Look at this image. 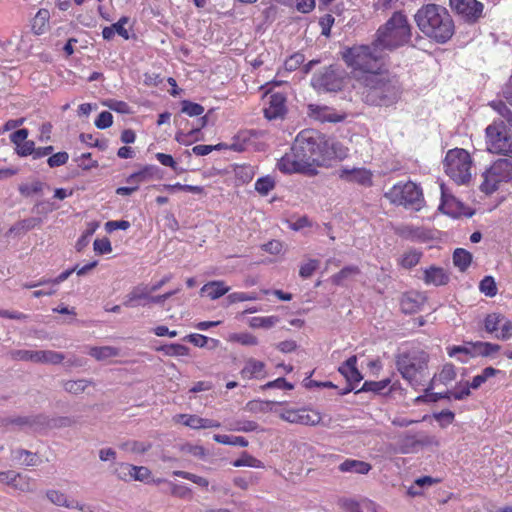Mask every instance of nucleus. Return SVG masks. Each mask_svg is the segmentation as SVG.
Wrapping results in <instances>:
<instances>
[{"label":"nucleus","mask_w":512,"mask_h":512,"mask_svg":"<svg viewBox=\"0 0 512 512\" xmlns=\"http://www.w3.org/2000/svg\"><path fill=\"white\" fill-rule=\"evenodd\" d=\"M426 302V296L418 291H408L401 297L400 306L405 314H413L421 310Z\"/></svg>","instance_id":"obj_17"},{"label":"nucleus","mask_w":512,"mask_h":512,"mask_svg":"<svg viewBox=\"0 0 512 512\" xmlns=\"http://www.w3.org/2000/svg\"><path fill=\"white\" fill-rule=\"evenodd\" d=\"M390 383L389 379H385L382 381H366L362 385V387L358 390H355V393L360 392H374L381 393Z\"/></svg>","instance_id":"obj_40"},{"label":"nucleus","mask_w":512,"mask_h":512,"mask_svg":"<svg viewBox=\"0 0 512 512\" xmlns=\"http://www.w3.org/2000/svg\"><path fill=\"white\" fill-rule=\"evenodd\" d=\"M275 402L273 401H258V400H253V401H249L247 404H246V409L249 410L250 412H253V413H257V412H267L269 410H271V406L274 404Z\"/></svg>","instance_id":"obj_51"},{"label":"nucleus","mask_w":512,"mask_h":512,"mask_svg":"<svg viewBox=\"0 0 512 512\" xmlns=\"http://www.w3.org/2000/svg\"><path fill=\"white\" fill-rule=\"evenodd\" d=\"M346 156L347 149L341 143L314 129H305L297 135L291 151L278 161L277 167L283 173H307L327 160Z\"/></svg>","instance_id":"obj_1"},{"label":"nucleus","mask_w":512,"mask_h":512,"mask_svg":"<svg viewBox=\"0 0 512 512\" xmlns=\"http://www.w3.org/2000/svg\"><path fill=\"white\" fill-rule=\"evenodd\" d=\"M156 158L163 166L172 168L176 173H182L184 171L183 168L178 166L171 155L165 153H157Z\"/></svg>","instance_id":"obj_55"},{"label":"nucleus","mask_w":512,"mask_h":512,"mask_svg":"<svg viewBox=\"0 0 512 512\" xmlns=\"http://www.w3.org/2000/svg\"><path fill=\"white\" fill-rule=\"evenodd\" d=\"M16 151L19 156L25 157L28 155H34L35 143L31 140L20 143L16 146Z\"/></svg>","instance_id":"obj_64"},{"label":"nucleus","mask_w":512,"mask_h":512,"mask_svg":"<svg viewBox=\"0 0 512 512\" xmlns=\"http://www.w3.org/2000/svg\"><path fill=\"white\" fill-rule=\"evenodd\" d=\"M423 442L419 440L415 435H404L398 441L399 450L403 454H409L416 452Z\"/></svg>","instance_id":"obj_32"},{"label":"nucleus","mask_w":512,"mask_h":512,"mask_svg":"<svg viewBox=\"0 0 512 512\" xmlns=\"http://www.w3.org/2000/svg\"><path fill=\"white\" fill-rule=\"evenodd\" d=\"M177 418L181 420L185 426H188L192 429H204L205 418H201L197 415L187 414H180L177 416Z\"/></svg>","instance_id":"obj_43"},{"label":"nucleus","mask_w":512,"mask_h":512,"mask_svg":"<svg viewBox=\"0 0 512 512\" xmlns=\"http://www.w3.org/2000/svg\"><path fill=\"white\" fill-rule=\"evenodd\" d=\"M357 357L355 355L349 357L338 369V371L346 378L347 383L355 385L359 383L363 376L356 367Z\"/></svg>","instance_id":"obj_19"},{"label":"nucleus","mask_w":512,"mask_h":512,"mask_svg":"<svg viewBox=\"0 0 512 512\" xmlns=\"http://www.w3.org/2000/svg\"><path fill=\"white\" fill-rule=\"evenodd\" d=\"M229 290L230 288L225 286L223 281H211L201 288V292L205 293L212 300L222 297Z\"/></svg>","instance_id":"obj_27"},{"label":"nucleus","mask_w":512,"mask_h":512,"mask_svg":"<svg viewBox=\"0 0 512 512\" xmlns=\"http://www.w3.org/2000/svg\"><path fill=\"white\" fill-rule=\"evenodd\" d=\"M89 355L98 361H103L119 355V349L112 346L91 347Z\"/></svg>","instance_id":"obj_35"},{"label":"nucleus","mask_w":512,"mask_h":512,"mask_svg":"<svg viewBox=\"0 0 512 512\" xmlns=\"http://www.w3.org/2000/svg\"><path fill=\"white\" fill-rule=\"evenodd\" d=\"M285 97L281 93H274L269 96L268 107L264 109V115L272 120L282 117L285 114Z\"/></svg>","instance_id":"obj_18"},{"label":"nucleus","mask_w":512,"mask_h":512,"mask_svg":"<svg viewBox=\"0 0 512 512\" xmlns=\"http://www.w3.org/2000/svg\"><path fill=\"white\" fill-rule=\"evenodd\" d=\"M479 289L486 296L493 297L497 294V287L494 278L491 276H485L479 285Z\"/></svg>","instance_id":"obj_49"},{"label":"nucleus","mask_w":512,"mask_h":512,"mask_svg":"<svg viewBox=\"0 0 512 512\" xmlns=\"http://www.w3.org/2000/svg\"><path fill=\"white\" fill-rule=\"evenodd\" d=\"M258 296L255 293L235 292L228 295L227 300L230 304L257 300Z\"/></svg>","instance_id":"obj_56"},{"label":"nucleus","mask_w":512,"mask_h":512,"mask_svg":"<svg viewBox=\"0 0 512 512\" xmlns=\"http://www.w3.org/2000/svg\"><path fill=\"white\" fill-rule=\"evenodd\" d=\"M500 350L498 344L489 342L468 343L464 346H453L450 348V357L458 356L462 362H467L475 356H489Z\"/></svg>","instance_id":"obj_12"},{"label":"nucleus","mask_w":512,"mask_h":512,"mask_svg":"<svg viewBox=\"0 0 512 512\" xmlns=\"http://www.w3.org/2000/svg\"><path fill=\"white\" fill-rule=\"evenodd\" d=\"M480 190L485 194H492L498 189L501 182L512 180V160L499 158L483 174Z\"/></svg>","instance_id":"obj_8"},{"label":"nucleus","mask_w":512,"mask_h":512,"mask_svg":"<svg viewBox=\"0 0 512 512\" xmlns=\"http://www.w3.org/2000/svg\"><path fill=\"white\" fill-rule=\"evenodd\" d=\"M104 105L107 106L109 109L121 114L131 113L129 105L124 101L108 100L104 103Z\"/></svg>","instance_id":"obj_57"},{"label":"nucleus","mask_w":512,"mask_h":512,"mask_svg":"<svg viewBox=\"0 0 512 512\" xmlns=\"http://www.w3.org/2000/svg\"><path fill=\"white\" fill-rule=\"evenodd\" d=\"M304 60L305 56L302 53H295L285 61V69L287 71H294L303 64Z\"/></svg>","instance_id":"obj_58"},{"label":"nucleus","mask_w":512,"mask_h":512,"mask_svg":"<svg viewBox=\"0 0 512 512\" xmlns=\"http://www.w3.org/2000/svg\"><path fill=\"white\" fill-rule=\"evenodd\" d=\"M213 439L220 444L231 445V446H240L246 447L248 445V441L241 436H233L226 434H215Z\"/></svg>","instance_id":"obj_38"},{"label":"nucleus","mask_w":512,"mask_h":512,"mask_svg":"<svg viewBox=\"0 0 512 512\" xmlns=\"http://www.w3.org/2000/svg\"><path fill=\"white\" fill-rule=\"evenodd\" d=\"M504 317L497 313L487 315L484 321L485 330L488 333H493L500 329V325L503 322Z\"/></svg>","instance_id":"obj_45"},{"label":"nucleus","mask_w":512,"mask_h":512,"mask_svg":"<svg viewBox=\"0 0 512 512\" xmlns=\"http://www.w3.org/2000/svg\"><path fill=\"white\" fill-rule=\"evenodd\" d=\"M384 196L392 204L413 211H420L425 203L421 188L411 181L395 184Z\"/></svg>","instance_id":"obj_7"},{"label":"nucleus","mask_w":512,"mask_h":512,"mask_svg":"<svg viewBox=\"0 0 512 512\" xmlns=\"http://www.w3.org/2000/svg\"><path fill=\"white\" fill-rule=\"evenodd\" d=\"M12 459L24 466H36L39 458L35 453L25 449H16L12 451Z\"/></svg>","instance_id":"obj_30"},{"label":"nucleus","mask_w":512,"mask_h":512,"mask_svg":"<svg viewBox=\"0 0 512 512\" xmlns=\"http://www.w3.org/2000/svg\"><path fill=\"white\" fill-rule=\"evenodd\" d=\"M420 257L421 253L417 251H410L403 256L401 264L404 268H412L418 264Z\"/></svg>","instance_id":"obj_63"},{"label":"nucleus","mask_w":512,"mask_h":512,"mask_svg":"<svg viewBox=\"0 0 512 512\" xmlns=\"http://www.w3.org/2000/svg\"><path fill=\"white\" fill-rule=\"evenodd\" d=\"M281 419L289 423L315 426L321 421V415L318 412H308L305 409L286 410L280 415Z\"/></svg>","instance_id":"obj_16"},{"label":"nucleus","mask_w":512,"mask_h":512,"mask_svg":"<svg viewBox=\"0 0 512 512\" xmlns=\"http://www.w3.org/2000/svg\"><path fill=\"white\" fill-rule=\"evenodd\" d=\"M158 351H162L167 356H187L189 354L187 346L176 343L163 345L158 348Z\"/></svg>","instance_id":"obj_39"},{"label":"nucleus","mask_w":512,"mask_h":512,"mask_svg":"<svg viewBox=\"0 0 512 512\" xmlns=\"http://www.w3.org/2000/svg\"><path fill=\"white\" fill-rule=\"evenodd\" d=\"M472 158L462 148L450 149V179L458 185L468 184L471 180Z\"/></svg>","instance_id":"obj_9"},{"label":"nucleus","mask_w":512,"mask_h":512,"mask_svg":"<svg viewBox=\"0 0 512 512\" xmlns=\"http://www.w3.org/2000/svg\"><path fill=\"white\" fill-rule=\"evenodd\" d=\"M93 381L88 379H78V380H65L62 381L63 389L73 395H79L84 393L86 388L89 385H92Z\"/></svg>","instance_id":"obj_29"},{"label":"nucleus","mask_w":512,"mask_h":512,"mask_svg":"<svg viewBox=\"0 0 512 512\" xmlns=\"http://www.w3.org/2000/svg\"><path fill=\"white\" fill-rule=\"evenodd\" d=\"M42 223V219L39 217H30L23 220L18 221L15 223L10 229V234H21L25 233L37 226H39Z\"/></svg>","instance_id":"obj_33"},{"label":"nucleus","mask_w":512,"mask_h":512,"mask_svg":"<svg viewBox=\"0 0 512 512\" xmlns=\"http://www.w3.org/2000/svg\"><path fill=\"white\" fill-rule=\"evenodd\" d=\"M450 7L469 22L476 21L483 10V5L477 0H450Z\"/></svg>","instance_id":"obj_14"},{"label":"nucleus","mask_w":512,"mask_h":512,"mask_svg":"<svg viewBox=\"0 0 512 512\" xmlns=\"http://www.w3.org/2000/svg\"><path fill=\"white\" fill-rule=\"evenodd\" d=\"M342 507L346 512H375L374 504L370 501L359 504L353 500H343Z\"/></svg>","instance_id":"obj_36"},{"label":"nucleus","mask_w":512,"mask_h":512,"mask_svg":"<svg viewBox=\"0 0 512 512\" xmlns=\"http://www.w3.org/2000/svg\"><path fill=\"white\" fill-rule=\"evenodd\" d=\"M279 318L277 316L269 317H253L250 321V326L253 328H271L278 323Z\"/></svg>","instance_id":"obj_46"},{"label":"nucleus","mask_w":512,"mask_h":512,"mask_svg":"<svg viewBox=\"0 0 512 512\" xmlns=\"http://www.w3.org/2000/svg\"><path fill=\"white\" fill-rule=\"evenodd\" d=\"M357 84L362 100L372 106H391L401 95L399 80L386 72L361 73Z\"/></svg>","instance_id":"obj_2"},{"label":"nucleus","mask_w":512,"mask_h":512,"mask_svg":"<svg viewBox=\"0 0 512 512\" xmlns=\"http://www.w3.org/2000/svg\"><path fill=\"white\" fill-rule=\"evenodd\" d=\"M419 29L439 43L448 41V20L445 7L437 4L423 6L415 14Z\"/></svg>","instance_id":"obj_5"},{"label":"nucleus","mask_w":512,"mask_h":512,"mask_svg":"<svg viewBox=\"0 0 512 512\" xmlns=\"http://www.w3.org/2000/svg\"><path fill=\"white\" fill-rule=\"evenodd\" d=\"M339 470L341 472L367 474L371 470V465L364 461L347 459L339 465Z\"/></svg>","instance_id":"obj_26"},{"label":"nucleus","mask_w":512,"mask_h":512,"mask_svg":"<svg viewBox=\"0 0 512 512\" xmlns=\"http://www.w3.org/2000/svg\"><path fill=\"white\" fill-rule=\"evenodd\" d=\"M43 190V183L35 181L32 184H22L19 186V192L25 197H29L34 194H39Z\"/></svg>","instance_id":"obj_52"},{"label":"nucleus","mask_w":512,"mask_h":512,"mask_svg":"<svg viewBox=\"0 0 512 512\" xmlns=\"http://www.w3.org/2000/svg\"><path fill=\"white\" fill-rule=\"evenodd\" d=\"M152 447V444L149 442H141V441H128L121 445V449L128 450L133 453L143 454L147 452Z\"/></svg>","instance_id":"obj_44"},{"label":"nucleus","mask_w":512,"mask_h":512,"mask_svg":"<svg viewBox=\"0 0 512 512\" xmlns=\"http://www.w3.org/2000/svg\"><path fill=\"white\" fill-rule=\"evenodd\" d=\"M181 105V112L187 114L190 117L200 116L204 112V107L202 105L191 102L189 100H183Z\"/></svg>","instance_id":"obj_47"},{"label":"nucleus","mask_w":512,"mask_h":512,"mask_svg":"<svg viewBox=\"0 0 512 512\" xmlns=\"http://www.w3.org/2000/svg\"><path fill=\"white\" fill-rule=\"evenodd\" d=\"M395 233L404 238L411 241H426L429 238V233L420 227H415L412 225L402 224L395 228Z\"/></svg>","instance_id":"obj_20"},{"label":"nucleus","mask_w":512,"mask_h":512,"mask_svg":"<svg viewBox=\"0 0 512 512\" xmlns=\"http://www.w3.org/2000/svg\"><path fill=\"white\" fill-rule=\"evenodd\" d=\"M15 489L20 490L22 492H32L34 491L33 487L28 478L23 477L21 474L17 473V477H15V482L12 485Z\"/></svg>","instance_id":"obj_61"},{"label":"nucleus","mask_w":512,"mask_h":512,"mask_svg":"<svg viewBox=\"0 0 512 512\" xmlns=\"http://www.w3.org/2000/svg\"><path fill=\"white\" fill-rule=\"evenodd\" d=\"M48 501L56 506L65 507L67 509H77L81 512H94L93 508L87 504H81L78 501L69 499L64 493L56 489H48L45 493Z\"/></svg>","instance_id":"obj_15"},{"label":"nucleus","mask_w":512,"mask_h":512,"mask_svg":"<svg viewBox=\"0 0 512 512\" xmlns=\"http://www.w3.org/2000/svg\"><path fill=\"white\" fill-rule=\"evenodd\" d=\"M275 187V181L270 176L259 178L255 183V190L261 195H267Z\"/></svg>","instance_id":"obj_48"},{"label":"nucleus","mask_w":512,"mask_h":512,"mask_svg":"<svg viewBox=\"0 0 512 512\" xmlns=\"http://www.w3.org/2000/svg\"><path fill=\"white\" fill-rule=\"evenodd\" d=\"M411 26L405 14L396 11L381 25L375 38V47H380L383 51H393L410 42Z\"/></svg>","instance_id":"obj_3"},{"label":"nucleus","mask_w":512,"mask_h":512,"mask_svg":"<svg viewBox=\"0 0 512 512\" xmlns=\"http://www.w3.org/2000/svg\"><path fill=\"white\" fill-rule=\"evenodd\" d=\"M113 123V116L108 111H103L99 114L97 119L95 120V126L98 129H106L109 128Z\"/></svg>","instance_id":"obj_62"},{"label":"nucleus","mask_w":512,"mask_h":512,"mask_svg":"<svg viewBox=\"0 0 512 512\" xmlns=\"http://www.w3.org/2000/svg\"><path fill=\"white\" fill-rule=\"evenodd\" d=\"M50 14L47 9H40L32 21V30L35 34L40 35L45 31Z\"/></svg>","instance_id":"obj_37"},{"label":"nucleus","mask_w":512,"mask_h":512,"mask_svg":"<svg viewBox=\"0 0 512 512\" xmlns=\"http://www.w3.org/2000/svg\"><path fill=\"white\" fill-rule=\"evenodd\" d=\"M472 258V254L463 248H457L453 252V264L461 272H465L468 269L472 263Z\"/></svg>","instance_id":"obj_31"},{"label":"nucleus","mask_w":512,"mask_h":512,"mask_svg":"<svg viewBox=\"0 0 512 512\" xmlns=\"http://www.w3.org/2000/svg\"><path fill=\"white\" fill-rule=\"evenodd\" d=\"M343 81L344 71L331 65L313 76L312 85L319 91L337 92L342 89Z\"/></svg>","instance_id":"obj_10"},{"label":"nucleus","mask_w":512,"mask_h":512,"mask_svg":"<svg viewBox=\"0 0 512 512\" xmlns=\"http://www.w3.org/2000/svg\"><path fill=\"white\" fill-rule=\"evenodd\" d=\"M307 109L308 116L321 123H339L344 121L347 116L346 113L325 105L309 104Z\"/></svg>","instance_id":"obj_13"},{"label":"nucleus","mask_w":512,"mask_h":512,"mask_svg":"<svg viewBox=\"0 0 512 512\" xmlns=\"http://www.w3.org/2000/svg\"><path fill=\"white\" fill-rule=\"evenodd\" d=\"M69 159V155L67 152H57L55 154H51V156L47 159V164L50 168H56L60 167L62 165H65Z\"/></svg>","instance_id":"obj_53"},{"label":"nucleus","mask_w":512,"mask_h":512,"mask_svg":"<svg viewBox=\"0 0 512 512\" xmlns=\"http://www.w3.org/2000/svg\"><path fill=\"white\" fill-rule=\"evenodd\" d=\"M492 106L501 116V120L499 122L495 121L494 123L500 125L504 134H507V128L512 131V111L503 102L493 103Z\"/></svg>","instance_id":"obj_28"},{"label":"nucleus","mask_w":512,"mask_h":512,"mask_svg":"<svg viewBox=\"0 0 512 512\" xmlns=\"http://www.w3.org/2000/svg\"><path fill=\"white\" fill-rule=\"evenodd\" d=\"M173 475L181 477V478H184V479H187V480H190L193 483H195V484H197V485H199L201 487H208V485H209V482H208V480L206 478L198 476V475H195V474L190 473V472L176 470V471L173 472Z\"/></svg>","instance_id":"obj_50"},{"label":"nucleus","mask_w":512,"mask_h":512,"mask_svg":"<svg viewBox=\"0 0 512 512\" xmlns=\"http://www.w3.org/2000/svg\"><path fill=\"white\" fill-rule=\"evenodd\" d=\"M233 466H235V467L247 466V467H253V468H263L264 467L263 463L260 460L256 459L255 457H253L252 455H249L246 452H243L241 457H239L238 459H236L233 462Z\"/></svg>","instance_id":"obj_42"},{"label":"nucleus","mask_w":512,"mask_h":512,"mask_svg":"<svg viewBox=\"0 0 512 512\" xmlns=\"http://www.w3.org/2000/svg\"><path fill=\"white\" fill-rule=\"evenodd\" d=\"M32 357L33 362L53 365L60 364L65 359L63 353L51 350L35 351Z\"/></svg>","instance_id":"obj_25"},{"label":"nucleus","mask_w":512,"mask_h":512,"mask_svg":"<svg viewBox=\"0 0 512 512\" xmlns=\"http://www.w3.org/2000/svg\"><path fill=\"white\" fill-rule=\"evenodd\" d=\"M424 281L426 284H433L435 286L445 285L448 281V276L443 268L430 266L424 271Z\"/></svg>","instance_id":"obj_24"},{"label":"nucleus","mask_w":512,"mask_h":512,"mask_svg":"<svg viewBox=\"0 0 512 512\" xmlns=\"http://www.w3.org/2000/svg\"><path fill=\"white\" fill-rule=\"evenodd\" d=\"M132 470H135L134 465L128 463H120L115 468L114 473L119 479L129 481L132 479Z\"/></svg>","instance_id":"obj_54"},{"label":"nucleus","mask_w":512,"mask_h":512,"mask_svg":"<svg viewBox=\"0 0 512 512\" xmlns=\"http://www.w3.org/2000/svg\"><path fill=\"white\" fill-rule=\"evenodd\" d=\"M360 274V269L358 266L351 265L346 266L341 269L337 274L332 276V282L335 285H344L345 281L351 279Z\"/></svg>","instance_id":"obj_34"},{"label":"nucleus","mask_w":512,"mask_h":512,"mask_svg":"<svg viewBox=\"0 0 512 512\" xmlns=\"http://www.w3.org/2000/svg\"><path fill=\"white\" fill-rule=\"evenodd\" d=\"M151 290L149 286L140 284L135 286L126 296L123 305L126 307H136L138 301L147 300L150 302Z\"/></svg>","instance_id":"obj_23"},{"label":"nucleus","mask_w":512,"mask_h":512,"mask_svg":"<svg viewBox=\"0 0 512 512\" xmlns=\"http://www.w3.org/2000/svg\"><path fill=\"white\" fill-rule=\"evenodd\" d=\"M50 422V428H66L73 426L76 420L68 416H59L51 418Z\"/></svg>","instance_id":"obj_60"},{"label":"nucleus","mask_w":512,"mask_h":512,"mask_svg":"<svg viewBox=\"0 0 512 512\" xmlns=\"http://www.w3.org/2000/svg\"><path fill=\"white\" fill-rule=\"evenodd\" d=\"M428 354L420 349L413 348L400 352L396 356V366L402 377L412 387L425 386L430 380L428 372Z\"/></svg>","instance_id":"obj_4"},{"label":"nucleus","mask_w":512,"mask_h":512,"mask_svg":"<svg viewBox=\"0 0 512 512\" xmlns=\"http://www.w3.org/2000/svg\"><path fill=\"white\" fill-rule=\"evenodd\" d=\"M487 149L494 154L507 156L512 160V139L504 134L500 125L493 123L486 128Z\"/></svg>","instance_id":"obj_11"},{"label":"nucleus","mask_w":512,"mask_h":512,"mask_svg":"<svg viewBox=\"0 0 512 512\" xmlns=\"http://www.w3.org/2000/svg\"><path fill=\"white\" fill-rule=\"evenodd\" d=\"M340 178L364 186H369L372 183V174L364 168L344 169L340 173Z\"/></svg>","instance_id":"obj_21"},{"label":"nucleus","mask_w":512,"mask_h":512,"mask_svg":"<svg viewBox=\"0 0 512 512\" xmlns=\"http://www.w3.org/2000/svg\"><path fill=\"white\" fill-rule=\"evenodd\" d=\"M240 373L245 379H262L266 376L265 364L262 361L249 358Z\"/></svg>","instance_id":"obj_22"},{"label":"nucleus","mask_w":512,"mask_h":512,"mask_svg":"<svg viewBox=\"0 0 512 512\" xmlns=\"http://www.w3.org/2000/svg\"><path fill=\"white\" fill-rule=\"evenodd\" d=\"M473 214V211H471L469 208H464L459 201L450 195V217H471Z\"/></svg>","instance_id":"obj_41"},{"label":"nucleus","mask_w":512,"mask_h":512,"mask_svg":"<svg viewBox=\"0 0 512 512\" xmlns=\"http://www.w3.org/2000/svg\"><path fill=\"white\" fill-rule=\"evenodd\" d=\"M319 264H320L319 260H316V259L309 260L307 263L303 264L300 267L299 275L302 278L311 277L312 274L314 273V271L319 267Z\"/></svg>","instance_id":"obj_59"},{"label":"nucleus","mask_w":512,"mask_h":512,"mask_svg":"<svg viewBox=\"0 0 512 512\" xmlns=\"http://www.w3.org/2000/svg\"><path fill=\"white\" fill-rule=\"evenodd\" d=\"M383 49L375 47V40L371 46L362 45L352 47L343 53V59L353 68L354 78L361 73H376L379 71L383 58Z\"/></svg>","instance_id":"obj_6"}]
</instances>
